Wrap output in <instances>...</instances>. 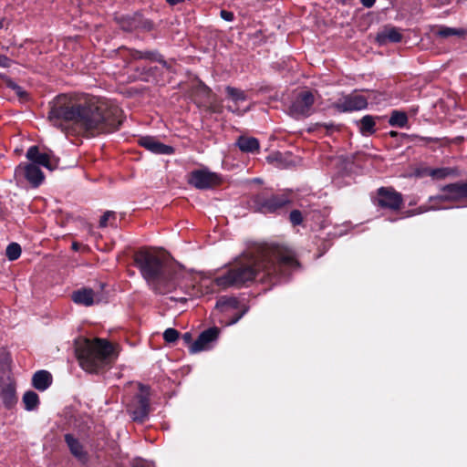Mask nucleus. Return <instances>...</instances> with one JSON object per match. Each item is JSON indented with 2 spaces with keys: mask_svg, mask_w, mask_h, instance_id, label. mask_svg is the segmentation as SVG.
<instances>
[{
  "mask_svg": "<svg viewBox=\"0 0 467 467\" xmlns=\"http://www.w3.org/2000/svg\"><path fill=\"white\" fill-rule=\"evenodd\" d=\"M236 145L241 151L245 153L257 152L260 148V144L257 139L247 136H240L236 140Z\"/></svg>",
  "mask_w": 467,
  "mask_h": 467,
  "instance_id": "412c9836",
  "label": "nucleus"
},
{
  "mask_svg": "<svg viewBox=\"0 0 467 467\" xmlns=\"http://www.w3.org/2000/svg\"><path fill=\"white\" fill-rule=\"evenodd\" d=\"M401 34L396 28H389L379 35V40L384 42L386 40L393 43H398L401 40Z\"/></svg>",
  "mask_w": 467,
  "mask_h": 467,
  "instance_id": "bb28decb",
  "label": "nucleus"
},
{
  "mask_svg": "<svg viewBox=\"0 0 467 467\" xmlns=\"http://www.w3.org/2000/svg\"><path fill=\"white\" fill-rule=\"evenodd\" d=\"M10 88L16 92V94L19 97V98H24L26 96V93L25 90H23V88L18 86L17 84H15V83H12L10 85Z\"/></svg>",
  "mask_w": 467,
  "mask_h": 467,
  "instance_id": "72a5a7b5",
  "label": "nucleus"
},
{
  "mask_svg": "<svg viewBox=\"0 0 467 467\" xmlns=\"http://www.w3.org/2000/svg\"><path fill=\"white\" fill-rule=\"evenodd\" d=\"M49 122L65 130L73 125L88 132H111L122 122L121 110L115 105L93 99H78L66 94L57 96L49 103Z\"/></svg>",
  "mask_w": 467,
  "mask_h": 467,
  "instance_id": "f03ea898",
  "label": "nucleus"
},
{
  "mask_svg": "<svg viewBox=\"0 0 467 467\" xmlns=\"http://www.w3.org/2000/svg\"><path fill=\"white\" fill-rule=\"evenodd\" d=\"M140 145L155 154L171 155L174 152L171 146L163 144L150 136L140 138Z\"/></svg>",
  "mask_w": 467,
  "mask_h": 467,
  "instance_id": "f3484780",
  "label": "nucleus"
},
{
  "mask_svg": "<svg viewBox=\"0 0 467 467\" xmlns=\"http://www.w3.org/2000/svg\"><path fill=\"white\" fill-rule=\"evenodd\" d=\"M359 131L364 136H369L373 134L376 130L375 118L370 115L364 116L359 121Z\"/></svg>",
  "mask_w": 467,
  "mask_h": 467,
  "instance_id": "b1692460",
  "label": "nucleus"
},
{
  "mask_svg": "<svg viewBox=\"0 0 467 467\" xmlns=\"http://www.w3.org/2000/svg\"><path fill=\"white\" fill-rule=\"evenodd\" d=\"M132 57L135 59H141V58H149L150 56V52H141V51H134L131 54Z\"/></svg>",
  "mask_w": 467,
  "mask_h": 467,
  "instance_id": "f704fd0d",
  "label": "nucleus"
},
{
  "mask_svg": "<svg viewBox=\"0 0 467 467\" xmlns=\"http://www.w3.org/2000/svg\"><path fill=\"white\" fill-rule=\"evenodd\" d=\"M297 265L292 250L279 244H265L244 252L222 273H199L195 282L202 295H209L216 292L215 287L241 288L256 281H277L285 277Z\"/></svg>",
  "mask_w": 467,
  "mask_h": 467,
  "instance_id": "f257e3e1",
  "label": "nucleus"
},
{
  "mask_svg": "<svg viewBox=\"0 0 467 467\" xmlns=\"http://www.w3.org/2000/svg\"><path fill=\"white\" fill-rule=\"evenodd\" d=\"M65 441L74 457L81 462H86L88 461V453L77 438L72 434L67 433L65 435Z\"/></svg>",
  "mask_w": 467,
  "mask_h": 467,
  "instance_id": "a211bd4d",
  "label": "nucleus"
},
{
  "mask_svg": "<svg viewBox=\"0 0 467 467\" xmlns=\"http://www.w3.org/2000/svg\"><path fill=\"white\" fill-rule=\"evenodd\" d=\"M72 248H73L75 251H78V243H73V244H72Z\"/></svg>",
  "mask_w": 467,
  "mask_h": 467,
  "instance_id": "ea45409f",
  "label": "nucleus"
},
{
  "mask_svg": "<svg viewBox=\"0 0 467 467\" xmlns=\"http://www.w3.org/2000/svg\"><path fill=\"white\" fill-rule=\"evenodd\" d=\"M368 106V99L363 95L357 92L343 96L338 99L335 103V107L339 111H354L366 109Z\"/></svg>",
  "mask_w": 467,
  "mask_h": 467,
  "instance_id": "f8f14e48",
  "label": "nucleus"
},
{
  "mask_svg": "<svg viewBox=\"0 0 467 467\" xmlns=\"http://www.w3.org/2000/svg\"><path fill=\"white\" fill-rule=\"evenodd\" d=\"M219 182V177L216 173L208 170L193 171L189 178V183L200 190L212 188Z\"/></svg>",
  "mask_w": 467,
  "mask_h": 467,
  "instance_id": "ddd939ff",
  "label": "nucleus"
},
{
  "mask_svg": "<svg viewBox=\"0 0 467 467\" xmlns=\"http://www.w3.org/2000/svg\"><path fill=\"white\" fill-rule=\"evenodd\" d=\"M134 263L147 284L157 293H169L179 285L182 271L167 265L153 251H138L134 254Z\"/></svg>",
  "mask_w": 467,
  "mask_h": 467,
  "instance_id": "7ed1b4c3",
  "label": "nucleus"
},
{
  "mask_svg": "<svg viewBox=\"0 0 467 467\" xmlns=\"http://www.w3.org/2000/svg\"><path fill=\"white\" fill-rule=\"evenodd\" d=\"M376 0H360L363 6L369 8L374 5Z\"/></svg>",
  "mask_w": 467,
  "mask_h": 467,
  "instance_id": "4c0bfd02",
  "label": "nucleus"
},
{
  "mask_svg": "<svg viewBox=\"0 0 467 467\" xmlns=\"http://www.w3.org/2000/svg\"><path fill=\"white\" fill-rule=\"evenodd\" d=\"M465 197H467V182H463Z\"/></svg>",
  "mask_w": 467,
  "mask_h": 467,
  "instance_id": "a19ab883",
  "label": "nucleus"
},
{
  "mask_svg": "<svg viewBox=\"0 0 467 467\" xmlns=\"http://www.w3.org/2000/svg\"><path fill=\"white\" fill-rule=\"evenodd\" d=\"M15 172L16 174L23 173L26 179L34 187L39 186L45 179L40 168L31 163L26 164L24 166L19 165L16 167Z\"/></svg>",
  "mask_w": 467,
  "mask_h": 467,
  "instance_id": "dca6fc26",
  "label": "nucleus"
},
{
  "mask_svg": "<svg viewBox=\"0 0 467 467\" xmlns=\"http://www.w3.org/2000/svg\"><path fill=\"white\" fill-rule=\"evenodd\" d=\"M52 383V376L47 370L36 371L32 378V385L35 389L40 391H44Z\"/></svg>",
  "mask_w": 467,
  "mask_h": 467,
  "instance_id": "aec40b11",
  "label": "nucleus"
},
{
  "mask_svg": "<svg viewBox=\"0 0 467 467\" xmlns=\"http://www.w3.org/2000/svg\"><path fill=\"white\" fill-rule=\"evenodd\" d=\"M192 334L191 333L186 332V333H184L182 335V340L185 342V344L191 346L192 344Z\"/></svg>",
  "mask_w": 467,
  "mask_h": 467,
  "instance_id": "e433bc0d",
  "label": "nucleus"
},
{
  "mask_svg": "<svg viewBox=\"0 0 467 467\" xmlns=\"http://www.w3.org/2000/svg\"><path fill=\"white\" fill-rule=\"evenodd\" d=\"M441 191L444 192L443 194L431 196L429 198V202L432 203L431 205L419 207L416 213H422L431 210L447 209V207L441 206V203L447 201H458L465 198L463 182L447 184L441 188Z\"/></svg>",
  "mask_w": 467,
  "mask_h": 467,
  "instance_id": "39448f33",
  "label": "nucleus"
},
{
  "mask_svg": "<svg viewBox=\"0 0 467 467\" xmlns=\"http://www.w3.org/2000/svg\"><path fill=\"white\" fill-rule=\"evenodd\" d=\"M375 203L381 208L398 210L402 203V196L392 188L381 187L378 190Z\"/></svg>",
  "mask_w": 467,
  "mask_h": 467,
  "instance_id": "9b49d317",
  "label": "nucleus"
},
{
  "mask_svg": "<svg viewBox=\"0 0 467 467\" xmlns=\"http://www.w3.org/2000/svg\"><path fill=\"white\" fill-rule=\"evenodd\" d=\"M163 338L168 343L175 342L179 338V332L174 328H167L163 333Z\"/></svg>",
  "mask_w": 467,
  "mask_h": 467,
  "instance_id": "7c9ffc66",
  "label": "nucleus"
},
{
  "mask_svg": "<svg viewBox=\"0 0 467 467\" xmlns=\"http://www.w3.org/2000/svg\"><path fill=\"white\" fill-rule=\"evenodd\" d=\"M77 351L81 368L90 373L104 368L114 356L113 346L101 338L86 340Z\"/></svg>",
  "mask_w": 467,
  "mask_h": 467,
  "instance_id": "20e7f679",
  "label": "nucleus"
},
{
  "mask_svg": "<svg viewBox=\"0 0 467 467\" xmlns=\"http://www.w3.org/2000/svg\"><path fill=\"white\" fill-rule=\"evenodd\" d=\"M314 102L315 97L311 91L301 90L292 99L289 114L295 119L308 117L313 112Z\"/></svg>",
  "mask_w": 467,
  "mask_h": 467,
  "instance_id": "0eeeda50",
  "label": "nucleus"
},
{
  "mask_svg": "<svg viewBox=\"0 0 467 467\" xmlns=\"http://www.w3.org/2000/svg\"><path fill=\"white\" fill-rule=\"evenodd\" d=\"M289 219L294 225H299L303 222L302 213L298 210H293L290 213Z\"/></svg>",
  "mask_w": 467,
  "mask_h": 467,
  "instance_id": "2f4dec72",
  "label": "nucleus"
},
{
  "mask_svg": "<svg viewBox=\"0 0 467 467\" xmlns=\"http://www.w3.org/2000/svg\"><path fill=\"white\" fill-rule=\"evenodd\" d=\"M115 221L116 213L112 211H107L106 213H104V214L101 216L99 220V227L104 228L107 227L109 224L112 225Z\"/></svg>",
  "mask_w": 467,
  "mask_h": 467,
  "instance_id": "c756f323",
  "label": "nucleus"
},
{
  "mask_svg": "<svg viewBox=\"0 0 467 467\" xmlns=\"http://www.w3.org/2000/svg\"><path fill=\"white\" fill-rule=\"evenodd\" d=\"M465 30L462 28H454L449 26H441L437 31V35L441 37H449V36H462L465 35Z\"/></svg>",
  "mask_w": 467,
  "mask_h": 467,
  "instance_id": "cd10ccee",
  "label": "nucleus"
},
{
  "mask_svg": "<svg viewBox=\"0 0 467 467\" xmlns=\"http://www.w3.org/2000/svg\"><path fill=\"white\" fill-rule=\"evenodd\" d=\"M133 467H155L154 464L147 461H138L134 463Z\"/></svg>",
  "mask_w": 467,
  "mask_h": 467,
  "instance_id": "c9c22d12",
  "label": "nucleus"
},
{
  "mask_svg": "<svg viewBox=\"0 0 467 467\" xmlns=\"http://www.w3.org/2000/svg\"><path fill=\"white\" fill-rule=\"evenodd\" d=\"M26 158L31 164L43 166L50 171L58 165V159L51 152H40L37 146H31L26 151Z\"/></svg>",
  "mask_w": 467,
  "mask_h": 467,
  "instance_id": "9d476101",
  "label": "nucleus"
},
{
  "mask_svg": "<svg viewBox=\"0 0 467 467\" xmlns=\"http://www.w3.org/2000/svg\"><path fill=\"white\" fill-rule=\"evenodd\" d=\"M71 298L76 304L89 306L94 303V292L88 288L79 289L72 294Z\"/></svg>",
  "mask_w": 467,
  "mask_h": 467,
  "instance_id": "4be33fe9",
  "label": "nucleus"
},
{
  "mask_svg": "<svg viewBox=\"0 0 467 467\" xmlns=\"http://www.w3.org/2000/svg\"><path fill=\"white\" fill-rule=\"evenodd\" d=\"M290 202L286 194L267 195L265 192L258 193L252 198L253 207L262 213H273Z\"/></svg>",
  "mask_w": 467,
  "mask_h": 467,
  "instance_id": "423d86ee",
  "label": "nucleus"
},
{
  "mask_svg": "<svg viewBox=\"0 0 467 467\" xmlns=\"http://www.w3.org/2000/svg\"><path fill=\"white\" fill-rule=\"evenodd\" d=\"M128 411L135 421L143 422L148 418L150 412L148 388L140 385V393L136 396L134 402L130 405Z\"/></svg>",
  "mask_w": 467,
  "mask_h": 467,
  "instance_id": "1a4fd4ad",
  "label": "nucleus"
},
{
  "mask_svg": "<svg viewBox=\"0 0 467 467\" xmlns=\"http://www.w3.org/2000/svg\"><path fill=\"white\" fill-rule=\"evenodd\" d=\"M5 254L10 261L16 260L21 255V246L17 243H11L6 247Z\"/></svg>",
  "mask_w": 467,
  "mask_h": 467,
  "instance_id": "c85d7f7f",
  "label": "nucleus"
},
{
  "mask_svg": "<svg viewBox=\"0 0 467 467\" xmlns=\"http://www.w3.org/2000/svg\"><path fill=\"white\" fill-rule=\"evenodd\" d=\"M220 16L222 17V19L228 22H232L234 19V13L227 10H221Z\"/></svg>",
  "mask_w": 467,
  "mask_h": 467,
  "instance_id": "473e14b6",
  "label": "nucleus"
},
{
  "mask_svg": "<svg viewBox=\"0 0 467 467\" xmlns=\"http://www.w3.org/2000/svg\"><path fill=\"white\" fill-rule=\"evenodd\" d=\"M23 403L26 410H36L39 404L38 395L32 390L26 391L23 396Z\"/></svg>",
  "mask_w": 467,
  "mask_h": 467,
  "instance_id": "393cba45",
  "label": "nucleus"
},
{
  "mask_svg": "<svg viewBox=\"0 0 467 467\" xmlns=\"http://www.w3.org/2000/svg\"><path fill=\"white\" fill-rule=\"evenodd\" d=\"M389 123L392 127L403 128L408 123V117L404 112L394 110L390 115Z\"/></svg>",
  "mask_w": 467,
  "mask_h": 467,
  "instance_id": "a878e982",
  "label": "nucleus"
},
{
  "mask_svg": "<svg viewBox=\"0 0 467 467\" xmlns=\"http://www.w3.org/2000/svg\"><path fill=\"white\" fill-rule=\"evenodd\" d=\"M451 173H452V170L450 168H437V169L425 168L422 171H419L418 175L420 177L430 176L432 179L441 180V179L446 178L447 176L451 175Z\"/></svg>",
  "mask_w": 467,
  "mask_h": 467,
  "instance_id": "5701e85b",
  "label": "nucleus"
},
{
  "mask_svg": "<svg viewBox=\"0 0 467 467\" xmlns=\"http://www.w3.org/2000/svg\"><path fill=\"white\" fill-rule=\"evenodd\" d=\"M215 309L224 314H234V318L227 325L235 324L246 313L247 308L241 306L240 301L234 296H221L217 299Z\"/></svg>",
  "mask_w": 467,
  "mask_h": 467,
  "instance_id": "6e6552de",
  "label": "nucleus"
},
{
  "mask_svg": "<svg viewBox=\"0 0 467 467\" xmlns=\"http://www.w3.org/2000/svg\"><path fill=\"white\" fill-rule=\"evenodd\" d=\"M219 328L213 327L202 332L198 338L189 346V350L192 354H195L201 351L209 350L213 347V343L215 342L219 337Z\"/></svg>",
  "mask_w": 467,
  "mask_h": 467,
  "instance_id": "4468645a",
  "label": "nucleus"
},
{
  "mask_svg": "<svg viewBox=\"0 0 467 467\" xmlns=\"http://www.w3.org/2000/svg\"><path fill=\"white\" fill-rule=\"evenodd\" d=\"M8 62H9V59L5 56L0 55V66L7 67Z\"/></svg>",
  "mask_w": 467,
  "mask_h": 467,
  "instance_id": "58836bf2",
  "label": "nucleus"
},
{
  "mask_svg": "<svg viewBox=\"0 0 467 467\" xmlns=\"http://www.w3.org/2000/svg\"><path fill=\"white\" fill-rule=\"evenodd\" d=\"M226 94L228 99L233 101L234 105L227 106V109L237 116H243L245 112L249 110V108L242 109L238 104L240 102L245 101L247 99V96L245 92L242 89L227 86L225 88Z\"/></svg>",
  "mask_w": 467,
  "mask_h": 467,
  "instance_id": "2eb2a0df",
  "label": "nucleus"
},
{
  "mask_svg": "<svg viewBox=\"0 0 467 467\" xmlns=\"http://www.w3.org/2000/svg\"><path fill=\"white\" fill-rule=\"evenodd\" d=\"M0 396L6 408H11L14 406L17 400L15 384L11 381H8L2 385L0 389Z\"/></svg>",
  "mask_w": 467,
  "mask_h": 467,
  "instance_id": "6ab92c4d",
  "label": "nucleus"
}]
</instances>
